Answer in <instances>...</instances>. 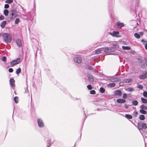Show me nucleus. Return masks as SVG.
I'll return each instance as SVG.
<instances>
[{
	"label": "nucleus",
	"mask_w": 147,
	"mask_h": 147,
	"mask_svg": "<svg viewBox=\"0 0 147 147\" xmlns=\"http://www.w3.org/2000/svg\"><path fill=\"white\" fill-rule=\"evenodd\" d=\"M138 128L139 130H142L143 129H146L147 128V126L146 123L140 121L138 123Z\"/></svg>",
	"instance_id": "nucleus-2"
},
{
	"label": "nucleus",
	"mask_w": 147,
	"mask_h": 147,
	"mask_svg": "<svg viewBox=\"0 0 147 147\" xmlns=\"http://www.w3.org/2000/svg\"><path fill=\"white\" fill-rule=\"evenodd\" d=\"M9 13V11L7 9H5L3 11V13L4 15L5 16H7L8 15V14Z\"/></svg>",
	"instance_id": "nucleus-25"
},
{
	"label": "nucleus",
	"mask_w": 147,
	"mask_h": 147,
	"mask_svg": "<svg viewBox=\"0 0 147 147\" xmlns=\"http://www.w3.org/2000/svg\"><path fill=\"white\" fill-rule=\"evenodd\" d=\"M145 43L144 42L143 45H145V48L147 50V40H145Z\"/></svg>",
	"instance_id": "nucleus-43"
},
{
	"label": "nucleus",
	"mask_w": 147,
	"mask_h": 147,
	"mask_svg": "<svg viewBox=\"0 0 147 147\" xmlns=\"http://www.w3.org/2000/svg\"><path fill=\"white\" fill-rule=\"evenodd\" d=\"M24 93H28V86H27V85H26V86L24 88Z\"/></svg>",
	"instance_id": "nucleus-35"
},
{
	"label": "nucleus",
	"mask_w": 147,
	"mask_h": 147,
	"mask_svg": "<svg viewBox=\"0 0 147 147\" xmlns=\"http://www.w3.org/2000/svg\"><path fill=\"white\" fill-rule=\"evenodd\" d=\"M116 25L117 28H121L122 27L124 26V24L123 23H121L120 22L118 21L116 23Z\"/></svg>",
	"instance_id": "nucleus-12"
},
{
	"label": "nucleus",
	"mask_w": 147,
	"mask_h": 147,
	"mask_svg": "<svg viewBox=\"0 0 147 147\" xmlns=\"http://www.w3.org/2000/svg\"><path fill=\"white\" fill-rule=\"evenodd\" d=\"M115 95L121 96L122 95L121 91L119 90H117L114 91Z\"/></svg>",
	"instance_id": "nucleus-14"
},
{
	"label": "nucleus",
	"mask_w": 147,
	"mask_h": 147,
	"mask_svg": "<svg viewBox=\"0 0 147 147\" xmlns=\"http://www.w3.org/2000/svg\"><path fill=\"white\" fill-rule=\"evenodd\" d=\"M9 5L8 4H5L4 5V8L7 9L9 8Z\"/></svg>",
	"instance_id": "nucleus-55"
},
{
	"label": "nucleus",
	"mask_w": 147,
	"mask_h": 147,
	"mask_svg": "<svg viewBox=\"0 0 147 147\" xmlns=\"http://www.w3.org/2000/svg\"><path fill=\"white\" fill-rule=\"evenodd\" d=\"M110 3L111 5L110 7L109 8V11H110L111 12V15H112L113 14V3H114V1H113V0H112L111 1H110Z\"/></svg>",
	"instance_id": "nucleus-9"
},
{
	"label": "nucleus",
	"mask_w": 147,
	"mask_h": 147,
	"mask_svg": "<svg viewBox=\"0 0 147 147\" xmlns=\"http://www.w3.org/2000/svg\"><path fill=\"white\" fill-rule=\"evenodd\" d=\"M97 111H100V109H98V108L97 109Z\"/></svg>",
	"instance_id": "nucleus-63"
},
{
	"label": "nucleus",
	"mask_w": 147,
	"mask_h": 147,
	"mask_svg": "<svg viewBox=\"0 0 147 147\" xmlns=\"http://www.w3.org/2000/svg\"><path fill=\"white\" fill-rule=\"evenodd\" d=\"M139 3V0H136V5L138 6Z\"/></svg>",
	"instance_id": "nucleus-54"
},
{
	"label": "nucleus",
	"mask_w": 147,
	"mask_h": 147,
	"mask_svg": "<svg viewBox=\"0 0 147 147\" xmlns=\"http://www.w3.org/2000/svg\"><path fill=\"white\" fill-rule=\"evenodd\" d=\"M84 114L85 116H86V117L85 118V119H86V118L87 117L86 116V114H85V113L84 112Z\"/></svg>",
	"instance_id": "nucleus-61"
},
{
	"label": "nucleus",
	"mask_w": 147,
	"mask_h": 147,
	"mask_svg": "<svg viewBox=\"0 0 147 147\" xmlns=\"http://www.w3.org/2000/svg\"><path fill=\"white\" fill-rule=\"evenodd\" d=\"M73 59L74 61L78 63H80L82 61V58L79 55H75Z\"/></svg>",
	"instance_id": "nucleus-4"
},
{
	"label": "nucleus",
	"mask_w": 147,
	"mask_h": 147,
	"mask_svg": "<svg viewBox=\"0 0 147 147\" xmlns=\"http://www.w3.org/2000/svg\"><path fill=\"white\" fill-rule=\"evenodd\" d=\"M113 76L110 77H109L111 78L109 79V80L112 82H114V78H113Z\"/></svg>",
	"instance_id": "nucleus-50"
},
{
	"label": "nucleus",
	"mask_w": 147,
	"mask_h": 147,
	"mask_svg": "<svg viewBox=\"0 0 147 147\" xmlns=\"http://www.w3.org/2000/svg\"><path fill=\"white\" fill-rule=\"evenodd\" d=\"M76 100H80V98H76Z\"/></svg>",
	"instance_id": "nucleus-62"
},
{
	"label": "nucleus",
	"mask_w": 147,
	"mask_h": 147,
	"mask_svg": "<svg viewBox=\"0 0 147 147\" xmlns=\"http://www.w3.org/2000/svg\"><path fill=\"white\" fill-rule=\"evenodd\" d=\"M15 18L14 15L11 9L9 11V15L7 19V21L9 22L13 20Z\"/></svg>",
	"instance_id": "nucleus-3"
},
{
	"label": "nucleus",
	"mask_w": 147,
	"mask_h": 147,
	"mask_svg": "<svg viewBox=\"0 0 147 147\" xmlns=\"http://www.w3.org/2000/svg\"><path fill=\"white\" fill-rule=\"evenodd\" d=\"M138 60L139 61V63H144V60L143 59H142L141 58H139L138 59Z\"/></svg>",
	"instance_id": "nucleus-37"
},
{
	"label": "nucleus",
	"mask_w": 147,
	"mask_h": 147,
	"mask_svg": "<svg viewBox=\"0 0 147 147\" xmlns=\"http://www.w3.org/2000/svg\"><path fill=\"white\" fill-rule=\"evenodd\" d=\"M119 79L118 78H114V82H118L119 81Z\"/></svg>",
	"instance_id": "nucleus-52"
},
{
	"label": "nucleus",
	"mask_w": 147,
	"mask_h": 147,
	"mask_svg": "<svg viewBox=\"0 0 147 147\" xmlns=\"http://www.w3.org/2000/svg\"><path fill=\"white\" fill-rule=\"evenodd\" d=\"M139 118L142 120H143L145 119V116L143 115H140L139 116Z\"/></svg>",
	"instance_id": "nucleus-32"
},
{
	"label": "nucleus",
	"mask_w": 147,
	"mask_h": 147,
	"mask_svg": "<svg viewBox=\"0 0 147 147\" xmlns=\"http://www.w3.org/2000/svg\"><path fill=\"white\" fill-rule=\"evenodd\" d=\"M13 69L12 68H9L8 69V71L9 72H12L13 71Z\"/></svg>",
	"instance_id": "nucleus-57"
},
{
	"label": "nucleus",
	"mask_w": 147,
	"mask_h": 147,
	"mask_svg": "<svg viewBox=\"0 0 147 147\" xmlns=\"http://www.w3.org/2000/svg\"><path fill=\"white\" fill-rule=\"evenodd\" d=\"M14 100L16 103H17L18 102V96H16L14 98Z\"/></svg>",
	"instance_id": "nucleus-34"
},
{
	"label": "nucleus",
	"mask_w": 147,
	"mask_h": 147,
	"mask_svg": "<svg viewBox=\"0 0 147 147\" xmlns=\"http://www.w3.org/2000/svg\"><path fill=\"white\" fill-rule=\"evenodd\" d=\"M122 48L123 49L125 50H129L130 49V47L128 46H122Z\"/></svg>",
	"instance_id": "nucleus-29"
},
{
	"label": "nucleus",
	"mask_w": 147,
	"mask_h": 147,
	"mask_svg": "<svg viewBox=\"0 0 147 147\" xmlns=\"http://www.w3.org/2000/svg\"><path fill=\"white\" fill-rule=\"evenodd\" d=\"M6 24V21H3L1 23L0 26L2 28H4Z\"/></svg>",
	"instance_id": "nucleus-19"
},
{
	"label": "nucleus",
	"mask_w": 147,
	"mask_h": 147,
	"mask_svg": "<svg viewBox=\"0 0 147 147\" xmlns=\"http://www.w3.org/2000/svg\"><path fill=\"white\" fill-rule=\"evenodd\" d=\"M13 0H6L5 2L6 3L10 4L12 3L13 2Z\"/></svg>",
	"instance_id": "nucleus-45"
},
{
	"label": "nucleus",
	"mask_w": 147,
	"mask_h": 147,
	"mask_svg": "<svg viewBox=\"0 0 147 147\" xmlns=\"http://www.w3.org/2000/svg\"><path fill=\"white\" fill-rule=\"evenodd\" d=\"M141 100L142 103H147V99L142 97L141 98Z\"/></svg>",
	"instance_id": "nucleus-30"
},
{
	"label": "nucleus",
	"mask_w": 147,
	"mask_h": 147,
	"mask_svg": "<svg viewBox=\"0 0 147 147\" xmlns=\"http://www.w3.org/2000/svg\"><path fill=\"white\" fill-rule=\"evenodd\" d=\"M138 115V113L136 110L134 111L133 113V115L134 117H136Z\"/></svg>",
	"instance_id": "nucleus-39"
},
{
	"label": "nucleus",
	"mask_w": 147,
	"mask_h": 147,
	"mask_svg": "<svg viewBox=\"0 0 147 147\" xmlns=\"http://www.w3.org/2000/svg\"><path fill=\"white\" fill-rule=\"evenodd\" d=\"M90 93L91 94H94L96 93V92L94 90H92L90 91Z\"/></svg>",
	"instance_id": "nucleus-48"
},
{
	"label": "nucleus",
	"mask_w": 147,
	"mask_h": 147,
	"mask_svg": "<svg viewBox=\"0 0 147 147\" xmlns=\"http://www.w3.org/2000/svg\"><path fill=\"white\" fill-rule=\"evenodd\" d=\"M103 48H100L96 50L95 53L96 54H98L103 53Z\"/></svg>",
	"instance_id": "nucleus-15"
},
{
	"label": "nucleus",
	"mask_w": 147,
	"mask_h": 147,
	"mask_svg": "<svg viewBox=\"0 0 147 147\" xmlns=\"http://www.w3.org/2000/svg\"><path fill=\"white\" fill-rule=\"evenodd\" d=\"M17 64H18L21 61V59L19 58H18L13 60Z\"/></svg>",
	"instance_id": "nucleus-20"
},
{
	"label": "nucleus",
	"mask_w": 147,
	"mask_h": 147,
	"mask_svg": "<svg viewBox=\"0 0 147 147\" xmlns=\"http://www.w3.org/2000/svg\"><path fill=\"white\" fill-rule=\"evenodd\" d=\"M112 49H115V51L117 49L119 48V46L118 44H114L113 45V47Z\"/></svg>",
	"instance_id": "nucleus-18"
},
{
	"label": "nucleus",
	"mask_w": 147,
	"mask_h": 147,
	"mask_svg": "<svg viewBox=\"0 0 147 147\" xmlns=\"http://www.w3.org/2000/svg\"><path fill=\"white\" fill-rule=\"evenodd\" d=\"M124 106L126 109H128L129 108L128 105L126 104H125Z\"/></svg>",
	"instance_id": "nucleus-58"
},
{
	"label": "nucleus",
	"mask_w": 147,
	"mask_h": 147,
	"mask_svg": "<svg viewBox=\"0 0 147 147\" xmlns=\"http://www.w3.org/2000/svg\"><path fill=\"white\" fill-rule=\"evenodd\" d=\"M2 36L4 41L7 43H10L11 40V37L10 35L7 33H3Z\"/></svg>",
	"instance_id": "nucleus-1"
},
{
	"label": "nucleus",
	"mask_w": 147,
	"mask_h": 147,
	"mask_svg": "<svg viewBox=\"0 0 147 147\" xmlns=\"http://www.w3.org/2000/svg\"><path fill=\"white\" fill-rule=\"evenodd\" d=\"M16 43L17 46L19 47L20 48L22 46L23 41L20 39H18L16 40Z\"/></svg>",
	"instance_id": "nucleus-8"
},
{
	"label": "nucleus",
	"mask_w": 147,
	"mask_h": 147,
	"mask_svg": "<svg viewBox=\"0 0 147 147\" xmlns=\"http://www.w3.org/2000/svg\"><path fill=\"white\" fill-rule=\"evenodd\" d=\"M47 143H48V145H47V147H50L52 144L51 142V140L50 139H49Z\"/></svg>",
	"instance_id": "nucleus-27"
},
{
	"label": "nucleus",
	"mask_w": 147,
	"mask_h": 147,
	"mask_svg": "<svg viewBox=\"0 0 147 147\" xmlns=\"http://www.w3.org/2000/svg\"><path fill=\"white\" fill-rule=\"evenodd\" d=\"M1 59L3 61L5 62L6 61V57L5 56H4Z\"/></svg>",
	"instance_id": "nucleus-53"
},
{
	"label": "nucleus",
	"mask_w": 147,
	"mask_h": 147,
	"mask_svg": "<svg viewBox=\"0 0 147 147\" xmlns=\"http://www.w3.org/2000/svg\"><path fill=\"white\" fill-rule=\"evenodd\" d=\"M140 107L141 109L147 110V106L144 105H141L140 106Z\"/></svg>",
	"instance_id": "nucleus-22"
},
{
	"label": "nucleus",
	"mask_w": 147,
	"mask_h": 147,
	"mask_svg": "<svg viewBox=\"0 0 147 147\" xmlns=\"http://www.w3.org/2000/svg\"><path fill=\"white\" fill-rule=\"evenodd\" d=\"M131 79H127L124 80V82L125 83H129L131 82Z\"/></svg>",
	"instance_id": "nucleus-41"
},
{
	"label": "nucleus",
	"mask_w": 147,
	"mask_h": 147,
	"mask_svg": "<svg viewBox=\"0 0 147 147\" xmlns=\"http://www.w3.org/2000/svg\"><path fill=\"white\" fill-rule=\"evenodd\" d=\"M9 83L11 86L12 87H14L15 86V80L12 78H10L9 80Z\"/></svg>",
	"instance_id": "nucleus-16"
},
{
	"label": "nucleus",
	"mask_w": 147,
	"mask_h": 147,
	"mask_svg": "<svg viewBox=\"0 0 147 147\" xmlns=\"http://www.w3.org/2000/svg\"><path fill=\"white\" fill-rule=\"evenodd\" d=\"M127 97V94L126 93H124L123 94V98L124 99H126Z\"/></svg>",
	"instance_id": "nucleus-51"
},
{
	"label": "nucleus",
	"mask_w": 147,
	"mask_h": 147,
	"mask_svg": "<svg viewBox=\"0 0 147 147\" xmlns=\"http://www.w3.org/2000/svg\"><path fill=\"white\" fill-rule=\"evenodd\" d=\"M87 88L89 90H91L92 89V87L91 85L89 84L87 86Z\"/></svg>",
	"instance_id": "nucleus-49"
},
{
	"label": "nucleus",
	"mask_w": 147,
	"mask_h": 147,
	"mask_svg": "<svg viewBox=\"0 0 147 147\" xmlns=\"http://www.w3.org/2000/svg\"><path fill=\"white\" fill-rule=\"evenodd\" d=\"M10 64L12 66H14L15 65L17 64L13 60L10 63Z\"/></svg>",
	"instance_id": "nucleus-44"
},
{
	"label": "nucleus",
	"mask_w": 147,
	"mask_h": 147,
	"mask_svg": "<svg viewBox=\"0 0 147 147\" xmlns=\"http://www.w3.org/2000/svg\"><path fill=\"white\" fill-rule=\"evenodd\" d=\"M141 41L142 42H143V43H145V40H144L143 39H142V40H141Z\"/></svg>",
	"instance_id": "nucleus-60"
},
{
	"label": "nucleus",
	"mask_w": 147,
	"mask_h": 147,
	"mask_svg": "<svg viewBox=\"0 0 147 147\" xmlns=\"http://www.w3.org/2000/svg\"><path fill=\"white\" fill-rule=\"evenodd\" d=\"M37 122L38 126L40 128H42L44 126V123L42 119L40 118H38Z\"/></svg>",
	"instance_id": "nucleus-7"
},
{
	"label": "nucleus",
	"mask_w": 147,
	"mask_h": 147,
	"mask_svg": "<svg viewBox=\"0 0 147 147\" xmlns=\"http://www.w3.org/2000/svg\"><path fill=\"white\" fill-rule=\"evenodd\" d=\"M139 33L140 34V35L141 36L143 35L144 34L143 32H140Z\"/></svg>",
	"instance_id": "nucleus-59"
},
{
	"label": "nucleus",
	"mask_w": 147,
	"mask_h": 147,
	"mask_svg": "<svg viewBox=\"0 0 147 147\" xmlns=\"http://www.w3.org/2000/svg\"><path fill=\"white\" fill-rule=\"evenodd\" d=\"M145 110L141 109L140 110V112L144 114H146L147 113V111Z\"/></svg>",
	"instance_id": "nucleus-31"
},
{
	"label": "nucleus",
	"mask_w": 147,
	"mask_h": 147,
	"mask_svg": "<svg viewBox=\"0 0 147 147\" xmlns=\"http://www.w3.org/2000/svg\"><path fill=\"white\" fill-rule=\"evenodd\" d=\"M11 10L14 15L15 18L18 16H19L20 12L17 9H13Z\"/></svg>",
	"instance_id": "nucleus-10"
},
{
	"label": "nucleus",
	"mask_w": 147,
	"mask_h": 147,
	"mask_svg": "<svg viewBox=\"0 0 147 147\" xmlns=\"http://www.w3.org/2000/svg\"><path fill=\"white\" fill-rule=\"evenodd\" d=\"M134 36L137 38H139L140 37V35L137 33H135L134 34Z\"/></svg>",
	"instance_id": "nucleus-33"
},
{
	"label": "nucleus",
	"mask_w": 147,
	"mask_h": 147,
	"mask_svg": "<svg viewBox=\"0 0 147 147\" xmlns=\"http://www.w3.org/2000/svg\"><path fill=\"white\" fill-rule=\"evenodd\" d=\"M117 102L118 103H124L126 102V100L123 99L119 98L117 100Z\"/></svg>",
	"instance_id": "nucleus-17"
},
{
	"label": "nucleus",
	"mask_w": 147,
	"mask_h": 147,
	"mask_svg": "<svg viewBox=\"0 0 147 147\" xmlns=\"http://www.w3.org/2000/svg\"><path fill=\"white\" fill-rule=\"evenodd\" d=\"M85 68L86 69L89 70H93V68L90 65H87L85 66Z\"/></svg>",
	"instance_id": "nucleus-21"
},
{
	"label": "nucleus",
	"mask_w": 147,
	"mask_h": 147,
	"mask_svg": "<svg viewBox=\"0 0 147 147\" xmlns=\"http://www.w3.org/2000/svg\"><path fill=\"white\" fill-rule=\"evenodd\" d=\"M131 103L132 105H134V106L137 105L138 104V101L136 100H132V101Z\"/></svg>",
	"instance_id": "nucleus-23"
},
{
	"label": "nucleus",
	"mask_w": 147,
	"mask_h": 147,
	"mask_svg": "<svg viewBox=\"0 0 147 147\" xmlns=\"http://www.w3.org/2000/svg\"><path fill=\"white\" fill-rule=\"evenodd\" d=\"M21 71V69L20 67H19L16 70V73L17 74H18L20 73Z\"/></svg>",
	"instance_id": "nucleus-36"
},
{
	"label": "nucleus",
	"mask_w": 147,
	"mask_h": 147,
	"mask_svg": "<svg viewBox=\"0 0 147 147\" xmlns=\"http://www.w3.org/2000/svg\"><path fill=\"white\" fill-rule=\"evenodd\" d=\"M126 90H127V91L130 92V91H132L134 89L131 87L128 88L126 89Z\"/></svg>",
	"instance_id": "nucleus-38"
},
{
	"label": "nucleus",
	"mask_w": 147,
	"mask_h": 147,
	"mask_svg": "<svg viewBox=\"0 0 147 147\" xmlns=\"http://www.w3.org/2000/svg\"><path fill=\"white\" fill-rule=\"evenodd\" d=\"M119 32L118 31H113L112 32H109V33L114 37L119 38L121 36L119 35Z\"/></svg>",
	"instance_id": "nucleus-5"
},
{
	"label": "nucleus",
	"mask_w": 147,
	"mask_h": 147,
	"mask_svg": "<svg viewBox=\"0 0 147 147\" xmlns=\"http://www.w3.org/2000/svg\"><path fill=\"white\" fill-rule=\"evenodd\" d=\"M137 87L140 89H142L143 88V86L140 84L138 85Z\"/></svg>",
	"instance_id": "nucleus-47"
},
{
	"label": "nucleus",
	"mask_w": 147,
	"mask_h": 147,
	"mask_svg": "<svg viewBox=\"0 0 147 147\" xmlns=\"http://www.w3.org/2000/svg\"><path fill=\"white\" fill-rule=\"evenodd\" d=\"M105 89L103 87H101L100 88V91L102 93H103L105 92Z\"/></svg>",
	"instance_id": "nucleus-42"
},
{
	"label": "nucleus",
	"mask_w": 147,
	"mask_h": 147,
	"mask_svg": "<svg viewBox=\"0 0 147 147\" xmlns=\"http://www.w3.org/2000/svg\"><path fill=\"white\" fill-rule=\"evenodd\" d=\"M4 17L3 16L1 15L0 16V20H2L4 19Z\"/></svg>",
	"instance_id": "nucleus-56"
},
{
	"label": "nucleus",
	"mask_w": 147,
	"mask_h": 147,
	"mask_svg": "<svg viewBox=\"0 0 147 147\" xmlns=\"http://www.w3.org/2000/svg\"><path fill=\"white\" fill-rule=\"evenodd\" d=\"M147 71H145L144 73H143L142 74L139 76V78L141 79H145L147 77Z\"/></svg>",
	"instance_id": "nucleus-11"
},
{
	"label": "nucleus",
	"mask_w": 147,
	"mask_h": 147,
	"mask_svg": "<svg viewBox=\"0 0 147 147\" xmlns=\"http://www.w3.org/2000/svg\"><path fill=\"white\" fill-rule=\"evenodd\" d=\"M115 51V49H112L111 48H107L105 49L103 48V52L106 53H109V55H114V54H113L111 52L114 51Z\"/></svg>",
	"instance_id": "nucleus-6"
},
{
	"label": "nucleus",
	"mask_w": 147,
	"mask_h": 147,
	"mask_svg": "<svg viewBox=\"0 0 147 147\" xmlns=\"http://www.w3.org/2000/svg\"><path fill=\"white\" fill-rule=\"evenodd\" d=\"M28 96H29V95H30V94H29H29H28Z\"/></svg>",
	"instance_id": "nucleus-64"
},
{
	"label": "nucleus",
	"mask_w": 147,
	"mask_h": 147,
	"mask_svg": "<svg viewBox=\"0 0 147 147\" xmlns=\"http://www.w3.org/2000/svg\"><path fill=\"white\" fill-rule=\"evenodd\" d=\"M143 95L145 97H147V92L144 91L143 92Z\"/></svg>",
	"instance_id": "nucleus-46"
},
{
	"label": "nucleus",
	"mask_w": 147,
	"mask_h": 147,
	"mask_svg": "<svg viewBox=\"0 0 147 147\" xmlns=\"http://www.w3.org/2000/svg\"><path fill=\"white\" fill-rule=\"evenodd\" d=\"M87 76L88 77V79L89 82H92L94 81V78L93 76L88 74Z\"/></svg>",
	"instance_id": "nucleus-13"
},
{
	"label": "nucleus",
	"mask_w": 147,
	"mask_h": 147,
	"mask_svg": "<svg viewBox=\"0 0 147 147\" xmlns=\"http://www.w3.org/2000/svg\"><path fill=\"white\" fill-rule=\"evenodd\" d=\"M146 63H140V66L141 68L143 69L145 68L146 67Z\"/></svg>",
	"instance_id": "nucleus-24"
},
{
	"label": "nucleus",
	"mask_w": 147,
	"mask_h": 147,
	"mask_svg": "<svg viewBox=\"0 0 147 147\" xmlns=\"http://www.w3.org/2000/svg\"><path fill=\"white\" fill-rule=\"evenodd\" d=\"M115 85V84L114 83H110L108 85V86L109 87L111 88L114 87Z\"/></svg>",
	"instance_id": "nucleus-26"
},
{
	"label": "nucleus",
	"mask_w": 147,
	"mask_h": 147,
	"mask_svg": "<svg viewBox=\"0 0 147 147\" xmlns=\"http://www.w3.org/2000/svg\"><path fill=\"white\" fill-rule=\"evenodd\" d=\"M125 117L127 119H131L132 118V116L129 114H126Z\"/></svg>",
	"instance_id": "nucleus-28"
},
{
	"label": "nucleus",
	"mask_w": 147,
	"mask_h": 147,
	"mask_svg": "<svg viewBox=\"0 0 147 147\" xmlns=\"http://www.w3.org/2000/svg\"><path fill=\"white\" fill-rule=\"evenodd\" d=\"M19 22H20L19 18H16L15 20V23L16 24H18L19 23Z\"/></svg>",
	"instance_id": "nucleus-40"
}]
</instances>
